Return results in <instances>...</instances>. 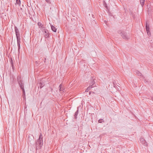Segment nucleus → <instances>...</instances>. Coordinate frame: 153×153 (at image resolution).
Listing matches in <instances>:
<instances>
[{"mask_svg":"<svg viewBox=\"0 0 153 153\" xmlns=\"http://www.w3.org/2000/svg\"><path fill=\"white\" fill-rule=\"evenodd\" d=\"M43 144V140H41L38 139L36 143V149H41V146Z\"/></svg>","mask_w":153,"mask_h":153,"instance_id":"obj_1","label":"nucleus"},{"mask_svg":"<svg viewBox=\"0 0 153 153\" xmlns=\"http://www.w3.org/2000/svg\"><path fill=\"white\" fill-rule=\"evenodd\" d=\"M118 33L121 34V35L123 39L128 40L129 39V37L127 35L126 33L125 32H122L121 31H119Z\"/></svg>","mask_w":153,"mask_h":153,"instance_id":"obj_2","label":"nucleus"},{"mask_svg":"<svg viewBox=\"0 0 153 153\" xmlns=\"http://www.w3.org/2000/svg\"><path fill=\"white\" fill-rule=\"evenodd\" d=\"M146 27L147 35L148 36H151V34L150 31L149 24V23L147 22H146Z\"/></svg>","mask_w":153,"mask_h":153,"instance_id":"obj_3","label":"nucleus"},{"mask_svg":"<svg viewBox=\"0 0 153 153\" xmlns=\"http://www.w3.org/2000/svg\"><path fill=\"white\" fill-rule=\"evenodd\" d=\"M96 86V85H95V82L94 80H93L91 83V85L85 90L86 92H88L89 90H90L91 88L94 87Z\"/></svg>","mask_w":153,"mask_h":153,"instance_id":"obj_4","label":"nucleus"},{"mask_svg":"<svg viewBox=\"0 0 153 153\" xmlns=\"http://www.w3.org/2000/svg\"><path fill=\"white\" fill-rule=\"evenodd\" d=\"M15 30L16 32V38L20 37V34L19 32V30L16 26L15 27Z\"/></svg>","mask_w":153,"mask_h":153,"instance_id":"obj_5","label":"nucleus"},{"mask_svg":"<svg viewBox=\"0 0 153 153\" xmlns=\"http://www.w3.org/2000/svg\"><path fill=\"white\" fill-rule=\"evenodd\" d=\"M17 81L19 85L20 88L22 89H24V84L22 82L21 80H19V78L17 79Z\"/></svg>","mask_w":153,"mask_h":153,"instance_id":"obj_6","label":"nucleus"},{"mask_svg":"<svg viewBox=\"0 0 153 153\" xmlns=\"http://www.w3.org/2000/svg\"><path fill=\"white\" fill-rule=\"evenodd\" d=\"M140 142L144 145L146 146L147 145V143L145 139L142 137L140 139Z\"/></svg>","mask_w":153,"mask_h":153,"instance_id":"obj_7","label":"nucleus"},{"mask_svg":"<svg viewBox=\"0 0 153 153\" xmlns=\"http://www.w3.org/2000/svg\"><path fill=\"white\" fill-rule=\"evenodd\" d=\"M44 35L45 38H48L49 36V33L48 31L47 30H45L44 31Z\"/></svg>","mask_w":153,"mask_h":153,"instance_id":"obj_8","label":"nucleus"},{"mask_svg":"<svg viewBox=\"0 0 153 153\" xmlns=\"http://www.w3.org/2000/svg\"><path fill=\"white\" fill-rule=\"evenodd\" d=\"M17 45L18 47V50L19 51L20 48V38H17Z\"/></svg>","mask_w":153,"mask_h":153,"instance_id":"obj_9","label":"nucleus"},{"mask_svg":"<svg viewBox=\"0 0 153 153\" xmlns=\"http://www.w3.org/2000/svg\"><path fill=\"white\" fill-rule=\"evenodd\" d=\"M117 83L116 81L114 80L113 82V86L114 88H115V89H117V85H120V84L119 83H117Z\"/></svg>","mask_w":153,"mask_h":153,"instance_id":"obj_10","label":"nucleus"},{"mask_svg":"<svg viewBox=\"0 0 153 153\" xmlns=\"http://www.w3.org/2000/svg\"><path fill=\"white\" fill-rule=\"evenodd\" d=\"M29 140L30 142L31 141V140H33L34 139L33 136L32 135H29L28 137Z\"/></svg>","mask_w":153,"mask_h":153,"instance_id":"obj_11","label":"nucleus"},{"mask_svg":"<svg viewBox=\"0 0 153 153\" xmlns=\"http://www.w3.org/2000/svg\"><path fill=\"white\" fill-rule=\"evenodd\" d=\"M62 85L61 84L59 86V91H62V92H63L64 91V89L62 88Z\"/></svg>","mask_w":153,"mask_h":153,"instance_id":"obj_12","label":"nucleus"},{"mask_svg":"<svg viewBox=\"0 0 153 153\" xmlns=\"http://www.w3.org/2000/svg\"><path fill=\"white\" fill-rule=\"evenodd\" d=\"M51 28L52 31H53L54 32H56V29L54 26L53 25H51Z\"/></svg>","mask_w":153,"mask_h":153,"instance_id":"obj_13","label":"nucleus"},{"mask_svg":"<svg viewBox=\"0 0 153 153\" xmlns=\"http://www.w3.org/2000/svg\"><path fill=\"white\" fill-rule=\"evenodd\" d=\"M145 0H140V3L141 6L143 7L144 4Z\"/></svg>","mask_w":153,"mask_h":153,"instance_id":"obj_14","label":"nucleus"},{"mask_svg":"<svg viewBox=\"0 0 153 153\" xmlns=\"http://www.w3.org/2000/svg\"><path fill=\"white\" fill-rule=\"evenodd\" d=\"M136 74H137V76H141L142 75L141 73L139 71H136Z\"/></svg>","mask_w":153,"mask_h":153,"instance_id":"obj_15","label":"nucleus"},{"mask_svg":"<svg viewBox=\"0 0 153 153\" xmlns=\"http://www.w3.org/2000/svg\"><path fill=\"white\" fill-rule=\"evenodd\" d=\"M22 91H23V97L24 98H25V89H22Z\"/></svg>","mask_w":153,"mask_h":153,"instance_id":"obj_16","label":"nucleus"},{"mask_svg":"<svg viewBox=\"0 0 153 153\" xmlns=\"http://www.w3.org/2000/svg\"><path fill=\"white\" fill-rule=\"evenodd\" d=\"M21 4V2L20 0H16V4H18L19 6Z\"/></svg>","mask_w":153,"mask_h":153,"instance_id":"obj_17","label":"nucleus"},{"mask_svg":"<svg viewBox=\"0 0 153 153\" xmlns=\"http://www.w3.org/2000/svg\"><path fill=\"white\" fill-rule=\"evenodd\" d=\"M42 139H43L42 135V134L41 133L39 135V140H43Z\"/></svg>","mask_w":153,"mask_h":153,"instance_id":"obj_18","label":"nucleus"},{"mask_svg":"<svg viewBox=\"0 0 153 153\" xmlns=\"http://www.w3.org/2000/svg\"><path fill=\"white\" fill-rule=\"evenodd\" d=\"M120 86L119 85H117V89H116V90H114V91H117V90L119 91L120 90Z\"/></svg>","mask_w":153,"mask_h":153,"instance_id":"obj_19","label":"nucleus"},{"mask_svg":"<svg viewBox=\"0 0 153 153\" xmlns=\"http://www.w3.org/2000/svg\"><path fill=\"white\" fill-rule=\"evenodd\" d=\"M78 113V109L77 111L75 112L74 114L75 117L76 118V116L77 115Z\"/></svg>","mask_w":153,"mask_h":153,"instance_id":"obj_20","label":"nucleus"},{"mask_svg":"<svg viewBox=\"0 0 153 153\" xmlns=\"http://www.w3.org/2000/svg\"><path fill=\"white\" fill-rule=\"evenodd\" d=\"M103 121H104V120H103L102 119H100L98 121L99 123H102V122Z\"/></svg>","mask_w":153,"mask_h":153,"instance_id":"obj_21","label":"nucleus"},{"mask_svg":"<svg viewBox=\"0 0 153 153\" xmlns=\"http://www.w3.org/2000/svg\"><path fill=\"white\" fill-rule=\"evenodd\" d=\"M40 84H41L40 88H41L44 86V85L43 84H42L41 83H40Z\"/></svg>","mask_w":153,"mask_h":153,"instance_id":"obj_22","label":"nucleus"},{"mask_svg":"<svg viewBox=\"0 0 153 153\" xmlns=\"http://www.w3.org/2000/svg\"><path fill=\"white\" fill-rule=\"evenodd\" d=\"M45 1L48 3H50V0H45Z\"/></svg>","mask_w":153,"mask_h":153,"instance_id":"obj_23","label":"nucleus"},{"mask_svg":"<svg viewBox=\"0 0 153 153\" xmlns=\"http://www.w3.org/2000/svg\"><path fill=\"white\" fill-rule=\"evenodd\" d=\"M38 24L39 26H40L41 24L40 23L38 22Z\"/></svg>","mask_w":153,"mask_h":153,"instance_id":"obj_24","label":"nucleus"},{"mask_svg":"<svg viewBox=\"0 0 153 153\" xmlns=\"http://www.w3.org/2000/svg\"><path fill=\"white\" fill-rule=\"evenodd\" d=\"M105 7H106V10L107 9L108 10V8L106 5Z\"/></svg>","mask_w":153,"mask_h":153,"instance_id":"obj_25","label":"nucleus"},{"mask_svg":"<svg viewBox=\"0 0 153 153\" xmlns=\"http://www.w3.org/2000/svg\"><path fill=\"white\" fill-rule=\"evenodd\" d=\"M114 90H111V92H114Z\"/></svg>","mask_w":153,"mask_h":153,"instance_id":"obj_26","label":"nucleus"},{"mask_svg":"<svg viewBox=\"0 0 153 153\" xmlns=\"http://www.w3.org/2000/svg\"><path fill=\"white\" fill-rule=\"evenodd\" d=\"M103 4L104 6H105V2L104 1L103 2Z\"/></svg>","mask_w":153,"mask_h":153,"instance_id":"obj_27","label":"nucleus"},{"mask_svg":"<svg viewBox=\"0 0 153 153\" xmlns=\"http://www.w3.org/2000/svg\"><path fill=\"white\" fill-rule=\"evenodd\" d=\"M110 85H109V86L108 87V88H109V89H110V88H110Z\"/></svg>","mask_w":153,"mask_h":153,"instance_id":"obj_28","label":"nucleus"},{"mask_svg":"<svg viewBox=\"0 0 153 153\" xmlns=\"http://www.w3.org/2000/svg\"><path fill=\"white\" fill-rule=\"evenodd\" d=\"M112 85H111V88H112Z\"/></svg>","mask_w":153,"mask_h":153,"instance_id":"obj_29","label":"nucleus"},{"mask_svg":"<svg viewBox=\"0 0 153 153\" xmlns=\"http://www.w3.org/2000/svg\"><path fill=\"white\" fill-rule=\"evenodd\" d=\"M152 100L153 101V97H152Z\"/></svg>","mask_w":153,"mask_h":153,"instance_id":"obj_30","label":"nucleus"},{"mask_svg":"<svg viewBox=\"0 0 153 153\" xmlns=\"http://www.w3.org/2000/svg\"><path fill=\"white\" fill-rule=\"evenodd\" d=\"M91 93V92H89V94H90Z\"/></svg>","mask_w":153,"mask_h":153,"instance_id":"obj_31","label":"nucleus"}]
</instances>
